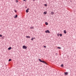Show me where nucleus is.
Returning <instances> with one entry per match:
<instances>
[{
  "label": "nucleus",
  "instance_id": "f257e3e1",
  "mask_svg": "<svg viewBox=\"0 0 76 76\" xmlns=\"http://www.w3.org/2000/svg\"><path fill=\"white\" fill-rule=\"evenodd\" d=\"M23 49H26V48H27V47H26L25 45H23Z\"/></svg>",
  "mask_w": 76,
  "mask_h": 76
},
{
  "label": "nucleus",
  "instance_id": "f03ea898",
  "mask_svg": "<svg viewBox=\"0 0 76 76\" xmlns=\"http://www.w3.org/2000/svg\"><path fill=\"white\" fill-rule=\"evenodd\" d=\"M45 33H50V31L48 30L45 31Z\"/></svg>",
  "mask_w": 76,
  "mask_h": 76
},
{
  "label": "nucleus",
  "instance_id": "7ed1b4c3",
  "mask_svg": "<svg viewBox=\"0 0 76 76\" xmlns=\"http://www.w3.org/2000/svg\"><path fill=\"white\" fill-rule=\"evenodd\" d=\"M29 9L28 8L26 10V13H28V12H29Z\"/></svg>",
  "mask_w": 76,
  "mask_h": 76
},
{
  "label": "nucleus",
  "instance_id": "20e7f679",
  "mask_svg": "<svg viewBox=\"0 0 76 76\" xmlns=\"http://www.w3.org/2000/svg\"><path fill=\"white\" fill-rule=\"evenodd\" d=\"M26 38H31V37L29 36H26Z\"/></svg>",
  "mask_w": 76,
  "mask_h": 76
},
{
  "label": "nucleus",
  "instance_id": "39448f33",
  "mask_svg": "<svg viewBox=\"0 0 76 76\" xmlns=\"http://www.w3.org/2000/svg\"><path fill=\"white\" fill-rule=\"evenodd\" d=\"M54 12H51L50 13L51 15H54Z\"/></svg>",
  "mask_w": 76,
  "mask_h": 76
},
{
  "label": "nucleus",
  "instance_id": "423d86ee",
  "mask_svg": "<svg viewBox=\"0 0 76 76\" xmlns=\"http://www.w3.org/2000/svg\"><path fill=\"white\" fill-rule=\"evenodd\" d=\"M34 39H35V37H34V38H32L31 39V41H33V40H34Z\"/></svg>",
  "mask_w": 76,
  "mask_h": 76
},
{
  "label": "nucleus",
  "instance_id": "0eeeda50",
  "mask_svg": "<svg viewBox=\"0 0 76 76\" xmlns=\"http://www.w3.org/2000/svg\"><path fill=\"white\" fill-rule=\"evenodd\" d=\"M65 75H68V73L67 72H65Z\"/></svg>",
  "mask_w": 76,
  "mask_h": 76
},
{
  "label": "nucleus",
  "instance_id": "6e6552de",
  "mask_svg": "<svg viewBox=\"0 0 76 76\" xmlns=\"http://www.w3.org/2000/svg\"><path fill=\"white\" fill-rule=\"evenodd\" d=\"M18 17V15H15V16L14 18H16Z\"/></svg>",
  "mask_w": 76,
  "mask_h": 76
},
{
  "label": "nucleus",
  "instance_id": "1a4fd4ad",
  "mask_svg": "<svg viewBox=\"0 0 76 76\" xmlns=\"http://www.w3.org/2000/svg\"><path fill=\"white\" fill-rule=\"evenodd\" d=\"M11 49H12V47H10L8 48V49L9 50H11Z\"/></svg>",
  "mask_w": 76,
  "mask_h": 76
},
{
  "label": "nucleus",
  "instance_id": "9d476101",
  "mask_svg": "<svg viewBox=\"0 0 76 76\" xmlns=\"http://www.w3.org/2000/svg\"><path fill=\"white\" fill-rule=\"evenodd\" d=\"M64 34H66V33H67V32H66V30H64Z\"/></svg>",
  "mask_w": 76,
  "mask_h": 76
},
{
  "label": "nucleus",
  "instance_id": "9b49d317",
  "mask_svg": "<svg viewBox=\"0 0 76 76\" xmlns=\"http://www.w3.org/2000/svg\"><path fill=\"white\" fill-rule=\"evenodd\" d=\"M30 29H34V27H30Z\"/></svg>",
  "mask_w": 76,
  "mask_h": 76
},
{
  "label": "nucleus",
  "instance_id": "f8f14e48",
  "mask_svg": "<svg viewBox=\"0 0 76 76\" xmlns=\"http://www.w3.org/2000/svg\"><path fill=\"white\" fill-rule=\"evenodd\" d=\"M41 62H42V63H45V64H46V63H45V62L44 61H41Z\"/></svg>",
  "mask_w": 76,
  "mask_h": 76
},
{
  "label": "nucleus",
  "instance_id": "ddd939ff",
  "mask_svg": "<svg viewBox=\"0 0 76 76\" xmlns=\"http://www.w3.org/2000/svg\"><path fill=\"white\" fill-rule=\"evenodd\" d=\"M45 24H46V25H48V23H47V22H45Z\"/></svg>",
  "mask_w": 76,
  "mask_h": 76
},
{
  "label": "nucleus",
  "instance_id": "4468645a",
  "mask_svg": "<svg viewBox=\"0 0 76 76\" xmlns=\"http://www.w3.org/2000/svg\"><path fill=\"white\" fill-rule=\"evenodd\" d=\"M38 60H39V61H41H41H41V59L39 58V59H38Z\"/></svg>",
  "mask_w": 76,
  "mask_h": 76
},
{
  "label": "nucleus",
  "instance_id": "2eb2a0df",
  "mask_svg": "<svg viewBox=\"0 0 76 76\" xmlns=\"http://www.w3.org/2000/svg\"><path fill=\"white\" fill-rule=\"evenodd\" d=\"M57 36H58V37H59V36H60V34H59V33L58 34Z\"/></svg>",
  "mask_w": 76,
  "mask_h": 76
},
{
  "label": "nucleus",
  "instance_id": "dca6fc26",
  "mask_svg": "<svg viewBox=\"0 0 76 76\" xmlns=\"http://www.w3.org/2000/svg\"><path fill=\"white\" fill-rule=\"evenodd\" d=\"M12 61V59H10L9 60V61Z\"/></svg>",
  "mask_w": 76,
  "mask_h": 76
},
{
  "label": "nucleus",
  "instance_id": "f3484780",
  "mask_svg": "<svg viewBox=\"0 0 76 76\" xmlns=\"http://www.w3.org/2000/svg\"><path fill=\"white\" fill-rule=\"evenodd\" d=\"M44 14H47V12H44Z\"/></svg>",
  "mask_w": 76,
  "mask_h": 76
},
{
  "label": "nucleus",
  "instance_id": "a211bd4d",
  "mask_svg": "<svg viewBox=\"0 0 76 76\" xmlns=\"http://www.w3.org/2000/svg\"><path fill=\"white\" fill-rule=\"evenodd\" d=\"M14 12H16V10H14Z\"/></svg>",
  "mask_w": 76,
  "mask_h": 76
},
{
  "label": "nucleus",
  "instance_id": "6ab92c4d",
  "mask_svg": "<svg viewBox=\"0 0 76 76\" xmlns=\"http://www.w3.org/2000/svg\"><path fill=\"white\" fill-rule=\"evenodd\" d=\"M60 37H61V36H62V34H60Z\"/></svg>",
  "mask_w": 76,
  "mask_h": 76
},
{
  "label": "nucleus",
  "instance_id": "aec40b11",
  "mask_svg": "<svg viewBox=\"0 0 76 76\" xmlns=\"http://www.w3.org/2000/svg\"><path fill=\"white\" fill-rule=\"evenodd\" d=\"M0 37H2V35H1V34H0Z\"/></svg>",
  "mask_w": 76,
  "mask_h": 76
},
{
  "label": "nucleus",
  "instance_id": "412c9836",
  "mask_svg": "<svg viewBox=\"0 0 76 76\" xmlns=\"http://www.w3.org/2000/svg\"><path fill=\"white\" fill-rule=\"evenodd\" d=\"M61 67H63V64H61Z\"/></svg>",
  "mask_w": 76,
  "mask_h": 76
},
{
  "label": "nucleus",
  "instance_id": "4be33fe9",
  "mask_svg": "<svg viewBox=\"0 0 76 76\" xmlns=\"http://www.w3.org/2000/svg\"><path fill=\"white\" fill-rule=\"evenodd\" d=\"M16 1L17 2H18V0H16Z\"/></svg>",
  "mask_w": 76,
  "mask_h": 76
},
{
  "label": "nucleus",
  "instance_id": "5701e85b",
  "mask_svg": "<svg viewBox=\"0 0 76 76\" xmlns=\"http://www.w3.org/2000/svg\"><path fill=\"white\" fill-rule=\"evenodd\" d=\"M58 48H61L59 47H58Z\"/></svg>",
  "mask_w": 76,
  "mask_h": 76
},
{
  "label": "nucleus",
  "instance_id": "b1692460",
  "mask_svg": "<svg viewBox=\"0 0 76 76\" xmlns=\"http://www.w3.org/2000/svg\"><path fill=\"white\" fill-rule=\"evenodd\" d=\"M45 6H46V7H47V5H45Z\"/></svg>",
  "mask_w": 76,
  "mask_h": 76
},
{
  "label": "nucleus",
  "instance_id": "393cba45",
  "mask_svg": "<svg viewBox=\"0 0 76 76\" xmlns=\"http://www.w3.org/2000/svg\"><path fill=\"white\" fill-rule=\"evenodd\" d=\"M44 47H45H45H46V46H44Z\"/></svg>",
  "mask_w": 76,
  "mask_h": 76
},
{
  "label": "nucleus",
  "instance_id": "a878e982",
  "mask_svg": "<svg viewBox=\"0 0 76 76\" xmlns=\"http://www.w3.org/2000/svg\"><path fill=\"white\" fill-rule=\"evenodd\" d=\"M24 1H25V0H23Z\"/></svg>",
  "mask_w": 76,
  "mask_h": 76
},
{
  "label": "nucleus",
  "instance_id": "bb28decb",
  "mask_svg": "<svg viewBox=\"0 0 76 76\" xmlns=\"http://www.w3.org/2000/svg\"><path fill=\"white\" fill-rule=\"evenodd\" d=\"M33 0V1H35V0Z\"/></svg>",
  "mask_w": 76,
  "mask_h": 76
}]
</instances>
